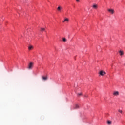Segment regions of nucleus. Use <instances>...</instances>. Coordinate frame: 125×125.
<instances>
[{
	"label": "nucleus",
	"mask_w": 125,
	"mask_h": 125,
	"mask_svg": "<svg viewBox=\"0 0 125 125\" xmlns=\"http://www.w3.org/2000/svg\"><path fill=\"white\" fill-rule=\"evenodd\" d=\"M74 109H79V106L78 104H76L74 107Z\"/></svg>",
	"instance_id": "11"
},
{
	"label": "nucleus",
	"mask_w": 125,
	"mask_h": 125,
	"mask_svg": "<svg viewBox=\"0 0 125 125\" xmlns=\"http://www.w3.org/2000/svg\"><path fill=\"white\" fill-rule=\"evenodd\" d=\"M108 11L111 13V14H114L115 13V11L113 9H108Z\"/></svg>",
	"instance_id": "5"
},
{
	"label": "nucleus",
	"mask_w": 125,
	"mask_h": 125,
	"mask_svg": "<svg viewBox=\"0 0 125 125\" xmlns=\"http://www.w3.org/2000/svg\"><path fill=\"white\" fill-rule=\"evenodd\" d=\"M113 95H114L115 96H119V95H120V93L119 91H115L113 93Z\"/></svg>",
	"instance_id": "2"
},
{
	"label": "nucleus",
	"mask_w": 125,
	"mask_h": 125,
	"mask_svg": "<svg viewBox=\"0 0 125 125\" xmlns=\"http://www.w3.org/2000/svg\"><path fill=\"white\" fill-rule=\"evenodd\" d=\"M62 8L61 6H59V7L57 8V9H58V11H61Z\"/></svg>",
	"instance_id": "10"
},
{
	"label": "nucleus",
	"mask_w": 125,
	"mask_h": 125,
	"mask_svg": "<svg viewBox=\"0 0 125 125\" xmlns=\"http://www.w3.org/2000/svg\"><path fill=\"white\" fill-rule=\"evenodd\" d=\"M62 22L63 23H65V22H66V23H68V22H69V19L65 18Z\"/></svg>",
	"instance_id": "8"
},
{
	"label": "nucleus",
	"mask_w": 125,
	"mask_h": 125,
	"mask_svg": "<svg viewBox=\"0 0 125 125\" xmlns=\"http://www.w3.org/2000/svg\"><path fill=\"white\" fill-rule=\"evenodd\" d=\"M119 54L120 56H124V54H125V53L124 52V51L123 50H120L119 51Z\"/></svg>",
	"instance_id": "3"
},
{
	"label": "nucleus",
	"mask_w": 125,
	"mask_h": 125,
	"mask_svg": "<svg viewBox=\"0 0 125 125\" xmlns=\"http://www.w3.org/2000/svg\"><path fill=\"white\" fill-rule=\"evenodd\" d=\"M118 112H119V113H121V114H122L123 113V111H122L121 109H119L118 110Z\"/></svg>",
	"instance_id": "15"
},
{
	"label": "nucleus",
	"mask_w": 125,
	"mask_h": 125,
	"mask_svg": "<svg viewBox=\"0 0 125 125\" xmlns=\"http://www.w3.org/2000/svg\"><path fill=\"white\" fill-rule=\"evenodd\" d=\"M63 42H67V39H66V38H64L62 39Z\"/></svg>",
	"instance_id": "12"
},
{
	"label": "nucleus",
	"mask_w": 125,
	"mask_h": 125,
	"mask_svg": "<svg viewBox=\"0 0 125 125\" xmlns=\"http://www.w3.org/2000/svg\"><path fill=\"white\" fill-rule=\"evenodd\" d=\"M34 65V63L32 62H30V63L28 64V69L29 70H32L33 69V66Z\"/></svg>",
	"instance_id": "1"
},
{
	"label": "nucleus",
	"mask_w": 125,
	"mask_h": 125,
	"mask_svg": "<svg viewBox=\"0 0 125 125\" xmlns=\"http://www.w3.org/2000/svg\"><path fill=\"white\" fill-rule=\"evenodd\" d=\"M92 7L94 8V9H97V7H98V6L96 4H94Z\"/></svg>",
	"instance_id": "9"
},
{
	"label": "nucleus",
	"mask_w": 125,
	"mask_h": 125,
	"mask_svg": "<svg viewBox=\"0 0 125 125\" xmlns=\"http://www.w3.org/2000/svg\"><path fill=\"white\" fill-rule=\"evenodd\" d=\"M41 30L42 32H43V31H45V29L42 28H41Z\"/></svg>",
	"instance_id": "14"
},
{
	"label": "nucleus",
	"mask_w": 125,
	"mask_h": 125,
	"mask_svg": "<svg viewBox=\"0 0 125 125\" xmlns=\"http://www.w3.org/2000/svg\"><path fill=\"white\" fill-rule=\"evenodd\" d=\"M76 1H77V2H79V1H80V0H76Z\"/></svg>",
	"instance_id": "17"
},
{
	"label": "nucleus",
	"mask_w": 125,
	"mask_h": 125,
	"mask_svg": "<svg viewBox=\"0 0 125 125\" xmlns=\"http://www.w3.org/2000/svg\"><path fill=\"white\" fill-rule=\"evenodd\" d=\"M34 49V46H32V45H29L28 46V50H32Z\"/></svg>",
	"instance_id": "7"
},
{
	"label": "nucleus",
	"mask_w": 125,
	"mask_h": 125,
	"mask_svg": "<svg viewBox=\"0 0 125 125\" xmlns=\"http://www.w3.org/2000/svg\"><path fill=\"white\" fill-rule=\"evenodd\" d=\"M48 79V77L47 76H42V80H43V81H47Z\"/></svg>",
	"instance_id": "6"
},
{
	"label": "nucleus",
	"mask_w": 125,
	"mask_h": 125,
	"mask_svg": "<svg viewBox=\"0 0 125 125\" xmlns=\"http://www.w3.org/2000/svg\"><path fill=\"white\" fill-rule=\"evenodd\" d=\"M78 96H81L82 95V93H79L78 94Z\"/></svg>",
	"instance_id": "16"
},
{
	"label": "nucleus",
	"mask_w": 125,
	"mask_h": 125,
	"mask_svg": "<svg viewBox=\"0 0 125 125\" xmlns=\"http://www.w3.org/2000/svg\"><path fill=\"white\" fill-rule=\"evenodd\" d=\"M107 124H108V125H111V124H112V121H107Z\"/></svg>",
	"instance_id": "13"
},
{
	"label": "nucleus",
	"mask_w": 125,
	"mask_h": 125,
	"mask_svg": "<svg viewBox=\"0 0 125 125\" xmlns=\"http://www.w3.org/2000/svg\"><path fill=\"white\" fill-rule=\"evenodd\" d=\"M99 74L101 76H105L106 75V73L105 71H103V70L100 71Z\"/></svg>",
	"instance_id": "4"
}]
</instances>
